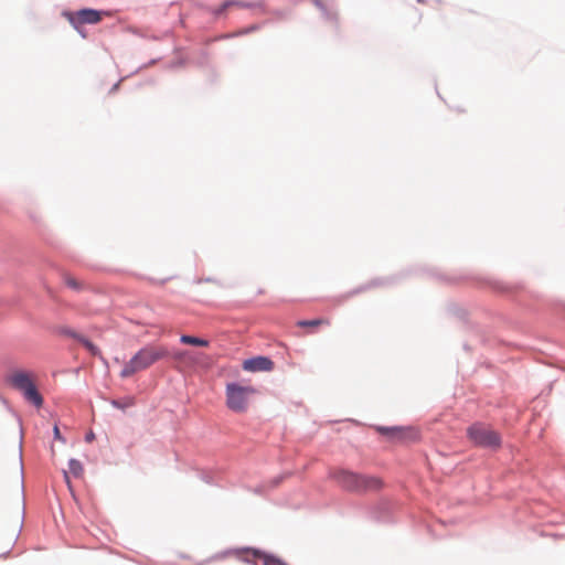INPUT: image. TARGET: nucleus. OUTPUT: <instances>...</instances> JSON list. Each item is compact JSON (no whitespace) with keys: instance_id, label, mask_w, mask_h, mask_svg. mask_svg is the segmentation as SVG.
I'll list each match as a JSON object with an SVG mask.
<instances>
[{"instance_id":"16","label":"nucleus","mask_w":565,"mask_h":565,"mask_svg":"<svg viewBox=\"0 0 565 565\" xmlns=\"http://www.w3.org/2000/svg\"><path fill=\"white\" fill-rule=\"evenodd\" d=\"M13 545V537H4L0 534V557L6 556Z\"/></svg>"},{"instance_id":"17","label":"nucleus","mask_w":565,"mask_h":565,"mask_svg":"<svg viewBox=\"0 0 565 565\" xmlns=\"http://www.w3.org/2000/svg\"><path fill=\"white\" fill-rule=\"evenodd\" d=\"M78 342L82 343L92 355H100L99 349L87 338L78 337Z\"/></svg>"},{"instance_id":"1","label":"nucleus","mask_w":565,"mask_h":565,"mask_svg":"<svg viewBox=\"0 0 565 565\" xmlns=\"http://www.w3.org/2000/svg\"><path fill=\"white\" fill-rule=\"evenodd\" d=\"M169 356V351L163 345H146L140 349L122 367L121 377H130L135 373L146 370L157 361Z\"/></svg>"},{"instance_id":"20","label":"nucleus","mask_w":565,"mask_h":565,"mask_svg":"<svg viewBox=\"0 0 565 565\" xmlns=\"http://www.w3.org/2000/svg\"><path fill=\"white\" fill-rule=\"evenodd\" d=\"M54 436L57 439H61V433L57 426H54Z\"/></svg>"},{"instance_id":"4","label":"nucleus","mask_w":565,"mask_h":565,"mask_svg":"<svg viewBox=\"0 0 565 565\" xmlns=\"http://www.w3.org/2000/svg\"><path fill=\"white\" fill-rule=\"evenodd\" d=\"M468 438L476 446L497 449L501 445L499 434L483 424H473L467 430Z\"/></svg>"},{"instance_id":"22","label":"nucleus","mask_w":565,"mask_h":565,"mask_svg":"<svg viewBox=\"0 0 565 565\" xmlns=\"http://www.w3.org/2000/svg\"><path fill=\"white\" fill-rule=\"evenodd\" d=\"M419 2H423V0H418Z\"/></svg>"},{"instance_id":"9","label":"nucleus","mask_w":565,"mask_h":565,"mask_svg":"<svg viewBox=\"0 0 565 565\" xmlns=\"http://www.w3.org/2000/svg\"><path fill=\"white\" fill-rule=\"evenodd\" d=\"M377 430L383 435L391 436L392 438L398 440H403L413 435L411 429H404L401 427H377Z\"/></svg>"},{"instance_id":"7","label":"nucleus","mask_w":565,"mask_h":565,"mask_svg":"<svg viewBox=\"0 0 565 565\" xmlns=\"http://www.w3.org/2000/svg\"><path fill=\"white\" fill-rule=\"evenodd\" d=\"M384 487L381 478L375 476L359 475L355 493L377 492Z\"/></svg>"},{"instance_id":"6","label":"nucleus","mask_w":565,"mask_h":565,"mask_svg":"<svg viewBox=\"0 0 565 565\" xmlns=\"http://www.w3.org/2000/svg\"><path fill=\"white\" fill-rule=\"evenodd\" d=\"M359 475L344 469H337L330 472V478L345 491L355 492Z\"/></svg>"},{"instance_id":"18","label":"nucleus","mask_w":565,"mask_h":565,"mask_svg":"<svg viewBox=\"0 0 565 565\" xmlns=\"http://www.w3.org/2000/svg\"><path fill=\"white\" fill-rule=\"evenodd\" d=\"M64 282L67 287L74 289V290H81L83 289V284L78 281L75 277H72L70 275L64 276Z\"/></svg>"},{"instance_id":"8","label":"nucleus","mask_w":565,"mask_h":565,"mask_svg":"<svg viewBox=\"0 0 565 565\" xmlns=\"http://www.w3.org/2000/svg\"><path fill=\"white\" fill-rule=\"evenodd\" d=\"M273 367L274 362L266 356H257L243 362V369L249 372L271 371Z\"/></svg>"},{"instance_id":"11","label":"nucleus","mask_w":565,"mask_h":565,"mask_svg":"<svg viewBox=\"0 0 565 565\" xmlns=\"http://www.w3.org/2000/svg\"><path fill=\"white\" fill-rule=\"evenodd\" d=\"M84 469L82 463L76 459H71L68 462V471H64V479L71 489L70 475L75 478H81L83 476Z\"/></svg>"},{"instance_id":"15","label":"nucleus","mask_w":565,"mask_h":565,"mask_svg":"<svg viewBox=\"0 0 565 565\" xmlns=\"http://www.w3.org/2000/svg\"><path fill=\"white\" fill-rule=\"evenodd\" d=\"M180 341L183 344H188V345H196V347H207L209 345L207 340L196 338L193 335H186V334L181 335Z\"/></svg>"},{"instance_id":"13","label":"nucleus","mask_w":565,"mask_h":565,"mask_svg":"<svg viewBox=\"0 0 565 565\" xmlns=\"http://www.w3.org/2000/svg\"><path fill=\"white\" fill-rule=\"evenodd\" d=\"M248 553H252L254 557H259L264 559L263 565H282L281 561L276 558L273 555L265 554L258 550H247Z\"/></svg>"},{"instance_id":"2","label":"nucleus","mask_w":565,"mask_h":565,"mask_svg":"<svg viewBox=\"0 0 565 565\" xmlns=\"http://www.w3.org/2000/svg\"><path fill=\"white\" fill-rule=\"evenodd\" d=\"M256 393L253 386H243L236 383L226 385V406L236 413H244L248 408V401Z\"/></svg>"},{"instance_id":"3","label":"nucleus","mask_w":565,"mask_h":565,"mask_svg":"<svg viewBox=\"0 0 565 565\" xmlns=\"http://www.w3.org/2000/svg\"><path fill=\"white\" fill-rule=\"evenodd\" d=\"M8 382L17 390L23 392L24 397L40 407L43 403V398L38 392L32 374L24 371H14L8 376Z\"/></svg>"},{"instance_id":"12","label":"nucleus","mask_w":565,"mask_h":565,"mask_svg":"<svg viewBox=\"0 0 565 565\" xmlns=\"http://www.w3.org/2000/svg\"><path fill=\"white\" fill-rule=\"evenodd\" d=\"M171 358L175 362L188 366L193 365L195 362L190 351H175L171 354Z\"/></svg>"},{"instance_id":"21","label":"nucleus","mask_w":565,"mask_h":565,"mask_svg":"<svg viewBox=\"0 0 565 565\" xmlns=\"http://www.w3.org/2000/svg\"><path fill=\"white\" fill-rule=\"evenodd\" d=\"M86 438L87 440H90L93 438V435H88Z\"/></svg>"},{"instance_id":"14","label":"nucleus","mask_w":565,"mask_h":565,"mask_svg":"<svg viewBox=\"0 0 565 565\" xmlns=\"http://www.w3.org/2000/svg\"><path fill=\"white\" fill-rule=\"evenodd\" d=\"M330 324V320L329 319H326V318H318V319H313V320H300L297 322V326L300 327V328H317V327H320V326H329Z\"/></svg>"},{"instance_id":"5","label":"nucleus","mask_w":565,"mask_h":565,"mask_svg":"<svg viewBox=\"0 0 565 565\" xmlns=\"http://www.w3.org/2000/svg\"><path fill=\"white\" fill-rule=\"evenodd\" d=\"M106 12L94 10V9H82L76 12L67 13L66 17L70 23L79 31L84 24H96L102 21V18Z\"/></svg>"},{"instance_id":"19","label":"nucleus","mask_w":565,"mask_h":565,"mask_svg":"<svg viewBox=\"0 0 565 565\" xmlns=\"http://www.w3.org/2000/svg\"><path fill=\"white\" fill-rule=\"evenodd\" d=\"M64 333L68 337H72L73 339L77 340L78 341V337H83L82 334L79 333H76L75 331L73 330H64Z\"/></svg>"},{"instance_id":"10","label":"nucleus","mask_w":565,"mask_h":565,"mask_svg":"<svg viewBox=\"0 0 565 565\" xmlns=\"http://www.w3.org/2000/svg\"><path fill=\"white\" fill-rule=\"evenodd\" d=\"M248 6L241 0H226L218 8L213 10L215 17L224 15L230 9H244Z\"/></svg>"}]
</instances>
